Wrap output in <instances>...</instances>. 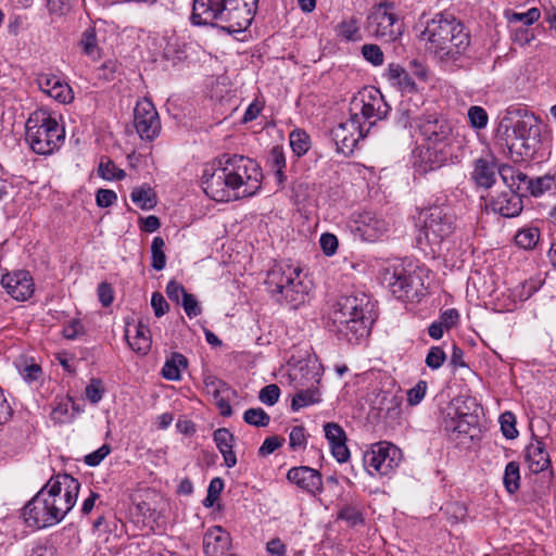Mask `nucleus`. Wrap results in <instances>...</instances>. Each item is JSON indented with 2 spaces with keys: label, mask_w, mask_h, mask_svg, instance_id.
I'll return each mask as SVG.
<instances>
[{
  "label": "nucleus",
  "mask_w": 556,
  "mask_h": 556,
  "mask_svg": "<svg viewBox=\"0 0 556 556\" xmlns=\"http://www.w3.org/2000/svg\"><path fill=\"white\" fill-rule=\"evenodd\" d=\"M280 396V389L277 384H268L264 387L258 394V399L262 403L273 406L275 405Z\"/></svg>",
  "instance_id": "09e8293b"
},
{
  "label": "nucleus",
  "mask_w": 556,
  "mask_h": 556,
  "mask_svg": "<svg viewBox=\"0 0 556 556\" xmlns=\"http://www.w3.org/2000/svg\"><path fill=\"white\" fill-rule=\"evenodd\" d=\"M255 9L248 0H193L191 21L195 25L218 26L233 34L245 30Z\"/></svg>",
  "instance_id": "7ed1b4c3"
},
{
  "label": "nucleus",
  "mask_w": 556,
  "mask_h": 556,
  "mask_svg": "<svg viewBox=\"0 0 556 556\" xmlns=\"http://www.w3.org/2000/svg\"><path fill=\"white\" fill-rule=\"evenodd\" d=\"M134 125L142 140L152 141L161 131L159 113L153 103L143 98L134 110Z\"/></svg>",
  "instance_id": "4468645a"
},
{
  "label": "nucleus",
  "mask_w": 556,
  "mask_h": 556,
  "mask_svg": "<svg viewBox=\"0 0 556 556\" xmlns=\"http://www.w3.org/2000/svg\"><path fill=\"white\" fill-rule=\"evenodd\" d=\"M339 518L346 520L352 526L361 523L363 521L362 514L352 506H346L341 509Z\"/></svg>",
  "instance_id": "0e129e2a"
},
{
  "label": "nucleus",
  "mask_w": 556,
  "mask_h": 556,
  "mask_svg": "<svg viewBox=\"0 0 556 556\" xmlns=\"http://www.w3.org/2000/svg\"><path fill=\"white\" fill-rule=\"evenodd\" d=\"M48 9L51 14L58 16L66 15L71 9V0H48Z\"/></svg>",
  "instance_id": "4d7b16f0"
},
{
  "label": "nucleus",
  "mask_w": 556,
  "mask_h": 556,
  "mask_svg": "<svg viewBox=\"0 0 556 556\" xmlns=\"http://www.w3.org/2000/svg\"><path fill=\"white\" fill-rule=\"evenodd\" d=\"M131 201L142 210H151L156 205V197L148 185L134 188L130 194Z\"/></svg>",
  "instance_id": "7c9ffc66"
},
{
  "label": "nucleus",
  "mask_w": 556,
  "mask_h": 556,
  "mask_svg": "<svg viewBox=\"0 0 556 556\" xmlns=\"http://www.w3.org/2000/svg\"><path fill=\"white\" fill-rule=\"evenodd\" d=\"M230 535L220 526L210 528L203 538V549L206 556H222L230 546Z\"/></svg>",
  "instance_id": "5701e85b"
},
{
  "label": "nucleus",
  "mask_w": 556,
  "mask_h": 556,
  "mask_svg": "<svg viewBox=\"0 0 556 556\" xmlns=\"http://www.w3.org/2000/svg\"><path fill=\"white\" fill-rule=\"evenodd\" d=\"M387 77L393 86H396L401 91L413 92L416 90L415 80L412 76L400 65L390 64Z\"/></svg>",
  "instance_id": "cd10ccee"
},
{
  "label": "nucleus",
  "mask_w": 556,
  "mask_h": 556,
  "mask_svg": "<svg viewBox=\"0 0 556 556\" xmlns=\"http://www.w3.org/2000/svg\"><path fill=\"white\" fill-rule=\"evenodd\" d=\"M416 126L425 140L415 161L417 170L431 172L458 159L460 143L446 119L433 114L427 115Z\"/></svg>",
  "instance_id": "f03ea898"
},
{
  "label": "nucleus",
  "mask_w": 556,
  "mask_h": 556,
  "mask_svg": "<svg viewBox=\"0 0 556 556\" xmlns=\"http://www.w3.org/2000/svg\"><path fill=\"white\" fill-rule=\"evenodd\" d=\"M422 226L419 229L417 244L420 249H430L435 253L442 242L448 238L455 228V218L444 208L434 206L420 213Z\"/></svg>",
  "instance_id": "0eeeda50"
},
{
  "label": "nucleus",
  "mask_w": 556,
  "mask_h": 556,
  "mask_svg": "<svg viewBox=\"0 0 556 556\" xmlns=\"http://www.w3.org/2000/svg\"><path fill=\"white\" fill-rule=\"evenodd\" d=\"M289 444L293 450L305 446L306 437L304 427L295 426L292 428L289 434Z\"/></svg>",
  "instance_id": "5fc2aeb1"
},
{
  "label": "nucleus",
  "mask_w": 556,
  "mask_h": 556,
  "mask_svg": "<svg viewBox=\"0 0 556 556\" xmlns=\"http://www.w3.org/2000/svg\"><path fill=\"white\" fill-rule=\"evenodd\" d=\"M265 283L277 302H285L291 308L304 304L309 291L302 279L301 268L283 262L275 264L268 270Z\"/></svg>",
  "instance_id": "423d86ee"
},
{
  "label": "nucleus",
  "mask_w": 556,
  "mask_h": 556,
  "mask_svg": "<svg viewBox=\"0 0 556 556\" xmlns=\"http://www.w3.org/2000/svg\"><path fill=\"white\" fill-rule=\"evenodd\" d=\"M358 33L357 21L355 18H351L349 21H343L339 25V35L348 40L356 39V35Z\"/></svg>",
  "instance_id": "864d4df0"
},
{
  "label": "nucleus",
  "mask_w": 556,
  "mask_h": 556,
  "mask_svg": "<svg viewBox=\"0 0 556 556\" xmlns=\"http://www.w3.org/2000/svg\"><path fill=\"white\" fill-rule=\"evenodd\" d=\"M165 242L161 237H154L151 244L152 263L151 266L155 270H162L166 265V256L164 253Z\"/></svg>",
  "instance_id": "4c0bfd02"
},
{
  "label": "nucleus",
  "mask_w": 556,
  "mask_h": 556,
  "mask_svg": "<svg viewBox=\"0 0 556 556\" xmlns=\"http://www.w3.org/2000/svg\"><path fill=\"white\" fill-rule=\"evenodd\" d=\"M513 40L520 46L530 45L534 38V30L527 26H511Z\"/></svg>",
  "instance_id": "79ce46f5"
},
{
  "label": "nucleus",
  "mask_w": 556,
  "mask_h": 556,
  "mask_svg": "<svg viewBox=\"0 0 556 556\" xmlns=\"http://www.w3.org/2000/svg\"><path fill=\"white\" fill-rule=\"evenodd\" d=\"M319 243L326 255L334 254L338 249V239L332 233H323Z\"/></svg>",
  "instance_id": "bf43d9fd"
},
{
  "label": "nucleus",
  "mask_w": 556,
  "mask_h": 556,
  "mask_svg": "<svg viewBox=\"0 0 556 556\" xmlns=\"http://www.w3.org/2000/svg\"><path fill=\"white\" fill-rule=\"evenodd\" d=\"M364 128L361 118H356L350 114V118L340 123L332 129V138L338 151L343 154H351L358 141L366 136L368 131Z\"/></svg>",
  "instance_id": "2eb2a0df"
},
{
  "label": "nucleus",
  "mask_w": 556,
  "mask_h": 556,
  "mask_svg": "<svg viewBox=\"0 0 556 556\" xmlns=\"http://www.w3.org/2000/svg\"><path fill=\"white\" fill-rule=\"evenodd\" d=\"M496 137L516 161L530 157L540 138L538 121L526 109L508 108L498 123Z\"/></svg>",
  "instance_id": "20e7f679"
},
{
  "label": "nucleus",
  "mask_w": 556,
  "mask_h": 556,
  "mask_svg": "<svg viewBox=\"0 0 556 556\" xmlns=\"http://www.w3.org/2000/svg\"><path fill=\"white\" fill-rule=\"evenodd\" d=\"M117 199L116 193L110 189H99L96 195L97 204L100 207L111 206Z\"/></svg>",
  "instance_id": "680f3d73"
},
{
  "label": "nucleus",
  "mask_w": 556,
  "mask_h": 556,
  "mask_svg": "<svg viewBox=\"0 0 556 556\" xmlns=\"http://www.w3.org/2000/svg\"><path fill=\"white\" fill-rule=\"evenodd\" d=\"M352 227L362 240L375 242L389 230V223L371 212H363L353 222Z\"/></svg>",
  "instance_id": "a211bd4d"
},
{
  "label": "nucleus",
  "mask_w": 556,
  "mask_h": 556,
  "mask_svg": "<svg viewBox=\"0 0 556 556\" xmlns=\"http://www.w3.org/2000/svg\"><path fill=\"white\" fill-rule=\"evenodd\" d=\"M540 238L538 228H525L517 232L515 237L516 244L522 249H533Z\"/></svg>",
  "instance_id": "c9c22d12"
},
{
  "label": "nucleus",
  "mask_w": 556,
  "mask_h": 556,
  "mask_svg": "<svg viewBox=\"0 0 556 556\" xmlns=\"http://www.w3.org/2000/svg\"><path fill=\"white\" fill-rule=\"evenodd\" d=\"M386 280L392 293L399 299L407 296L414 283V277L403 267H395L392 273L388 270Z\"/></svg>",
  "instance_id": "a878e982"
},
{
  "label": "nucleus",
  "mask_w": 556,
  "mask_h": 556,
  "mask_svg": "<svg viewBox=\"0 0 556 556\" xmlns=\"http://www.w3.org/2000/svg\"><path fill=\"white\" fill-rule=\"evenodd\" d=\"M444 41L446 43L439 45L432 51L439 55L440 59L450 60H455L463 54L470 43L469 34L465 30L463 25H456V30Z\"/></svg>",
  "instance_id": "aec40b11"
},
{
  "label": "nucleus",
  "mask_w": 556,
  "mask_h": 556,
  "mask_svg": "<svg viewBox=\"0 0 556 556\" xmlns=\"http://www.w3.org/2000/svg\"><path fill=\"white\" fill-rule=\"evenodd\" d=\"M287 478L290 482L311 493L319 492L323 488L321 475L309 467L291 468L287 473Z\"/></svg>",
  "instance_id": "4be33fe9"
},
{
  "label": "nucleus",
  "mask_w": 556,
  "mask_h": 556,
  "mask_svg": "<svg viewBox=\"0 0 556 556\" xmlns=\"http://www.w3.org/2000/svg\"><path fill=\"white\" fill-rule=\"evenodd\" d=\"M511 172L508 165H497L493 157H480L475 161L471 178L478 187L489 189L495 181L497 175L507 185V173Z\"/></svg>",
  "instance_id": "dca6fc26"
},
{
  "label": "nucleus",
  "mask_w": 556,
  "mask_h": 556,
  "mask_svg": "<svg viewBox=\"0 0 556 556\" xmlns=\"http://www.w3.org/2000/svg\"><path fill=\"white\" fill-rule=\"evenodd\" d=\"M48 96L61 103L71 102L74 98L71 87L67 84L62 83L60 79Z\"/></svg>",
  "instance_id": "a18cd8bd"
},
{
  "label": "nucleus",
  "mask_w": 556,
  "mask_h": 556,
  "mask_svg": "<svg viewBox=\"0 0 556 556\" xmlns=\"http://www.w3.org/2000/svg\"><path fill=\"white\" fill-rule=\"evenodd\" d=\"M179 304L182 305L184 311L190 318L201 314V307L195 296L191 293H184V298L181 299V302Z\"/></svg>",
  "instance_id": "3c124183"
},
{
  "label": "nucleus",
  "mask_w": 556,
  "mask_h": 556,
  "mask_svg": "<svg viewBox=\"0 0 556 556\" xmlns=\"http://www.w3.org/2000/svg\"><path fill=\"white\" fill-rule=\"evenodd\" d=\"M364 466L371 476H388L402 460L401 450L388 442H379L365 452Z\"/></svg>",
  "instance_id": "f8f14e48"
},
{
  "label": "nucleus",
  "mask_w": 556,
  "mask_h": 556,
  "mask_svg": "<svg viewBox=\"0 0 556 556\" xmlns=\"http://www.w3.org/2000/svg\"><path fill=\"white\" fill-rule=\"evenodd\" d=\"M214 441L217 448L224 457L225 465L228 468H232L237 464L236 454L232 451L233 447V434L226 428H219L214 431Z\"/></svg>",
  "instance_id": "bb28decb"
},
{
  "label": "nucleus",
  "mask_w": 556,
  "mask_h": 556,
  "mask_svg": "<svg viewBox=\"0 0 556 556\" xmlns=\"http://www.w3.org/2000/svg\"><path fill=\"white\" fill-rule=\"evenodd\" d=\"M458 318V312L454 308H448L442 312L439 321L448 330L457 324Z\"/></svg>",
  "instance_id": "774afa93"
},
{
  "label": "nucleus",
  "mask_w": 556,
  "mask_h": 556,
  "mask_svg": "<svg viewBox=\"0 0 556 556\" xmlns=\"http://www.w3.org/2000/svg\"><path fill=\"white\" fill-rule=\"evenodd\" d=\"M526 460L531 472L540 473L551 466V458L542 441L530 443L526 450Z\"/></svg>",
  "instance_id": "393cba45"
},
{
  "label": "nucleus",
  "mask_w": 556,
  "mask_h": 556,
  "mask_svg": "<svg viewBox=\"0 0 556 556\" xmlns=\"http://www.w3.org/2000/svg\"><path fill=\"white\" fill-rule=\"evenodd\" d=\"M151 305L156 317L163 316L168 311V304L160 292H154L152 294Z\"/></svg>",
  "instance_id": "e2e57ef3"
},
{
  "label": "nucleus",
  "mask_w": 556,
  "mask_h": 556,
  "mask_svg": "<svg viewBox=\"0 0 556 556\" xmlns=\"http://www.w3.org/2000/svg\"><path fill=\"white\" fill-rule=\"evenodd\" d=\"M427 382L420 380L415 387L409 389L407 392L408 404L412 406L418 405L424 400L427 392Z\"/></svg>",
  "instance_id": "8fccbe9b"
},
{
  "label": "nucleus",
  "mask_w": 556,
  "mask_h": 556,
  "mask_svg": "<svg viewBox=\"0 0 556 556\" xmlns=\"http://www.w3.org/2000/svg\"><path fill=\"white\" fill-rule=\"evenodd\" d=\"M262 178V169L254 160L233 154L224 155L218 167H206L201 180L203 191L212 200L229 202L254 195Z\"/></svg>",
  "instance_id": "f257e3e1"
},
{
  "label": "nucleus",
  "mask_w": 556,
  "mask_h": 556,
  "mask_svg": "<svg viewBox=\"0 0 556 556\" xmlns=\"http://www.w3.org/2000/svg\"><path fill=\"white\" fill-rule=\"evenodd\" d=\"M501 429L505 438L515 439L518 434L514 414L506 412L500 417Z\"/></svg>",
  "instance_id": "37998d69"
},
{
  "label": "nucleus",
  "mask_w": 556,
  "mask_h": 556,
  "mask_svg": "<svg viewBox=\"0 0 556 556\" xmlns=\"http://www.w3.org/2000/svg\"><path fill=\"white\" fill-rule=\"evenodd\" d=\"M445 352L440 346L430 348L426 356V365L431 369H439L445 362Z\"/></svg>",
  "instance_id": "49530a36"
},
{
  "label": "nucleus",
  "mask_w": 556,
  "mask_h": 556,
  "mask_svg": "<svg viewBox=\"0 0 556 556\" xmlns=\"http://www.w3.org/2000/svg\"><path fill=\"white\" fill-rule=\"evenodd\" d=\"M389 110L390 106L377 89H365L358 92L350 103V114L368 122L369 126L384 118ZM363 124L365 125V123Z\"/></svg>",
  "instance_id": "9b49d317"
},
{
  "label": "nucleus",
  "mask_w": 556,
  "mask_h": 556,
  "mask_svg": "<svg viewBox=\"0 0 556 556\" xmlns=\"http://www.w3.org/2000/svg\"><path fill=\"white\" fill-rule=\"evenodd\" d=\"M80 46L83 47L84 53L93 60L100 56L97 43V33L93 27H89L83 33Z\"/></svg>",
  "instance_id": "72a5a7b5"
},
{
  "label": "nucleus",
  "mask_w": 556,
  "mask_h": 556,
  "mask_svg": "<svg viewBox=\"0 0 556 556\" xmlns=\"http://www.w3.org/2000/svg\"><path fill=\"white\" fill-rule=\"evenodd\" d=\"M26 140L37 154H51L64 140V129L51 116H31L26 122Z\"/></svg>",
  "instance_id": "6e6552de"
},
{
  "label": "nucleus",
  "mask_w": 556,
  "mask_h": 556,
  "mask_svg": "<svg viewBox=\"0 0 556 556\" xmlns=\"http://www.w3.org/2000/svg\"><path fill=\"white\" fill-rule=\"evenodd\" d=\"M48 500L52 504L54 516L58 523L75 506L80 490V483L77 479L67 473H59L52 477L43 486Z\"/></svg>",
  "instance_id": "1a4fd4ad"
},
{
  "label": "nucleus",
  "mask_w": 556,
  "mask_h": 556,
  "mask_svg": "<svg viewBox=\"0 0 556 556\" xmlns=\"http://www.w3.org/2000/svg\"><path fill=\"white\" fill-rule=\"evenodd\" d=\"M98 173L102 178H104L106 180H111V179L121 180L126 176V173L123 169L117 168L116 165L111 160H105V161L102 160L100 162Z\"/></svg>",
  "instance_id": "a19ab883"
},
{
  "label": "nucleus",
  "mask_w": 556,
  "mask_h": 556,
  "mask_svg": "<svg viewBox=\"0 0 556 556\" xmlns=\"http://www.w3.org/2000/svg\"><path fill=\"white\" fill-rule=\"evenodd\" d=\"M187 366L188 361L186 356L176 352L172 353L162 368V376L167 380L177 381L181 377V370L186 369Z\"/></svg>",
  "instance_id": "c85d7f7f"
},
{
  "label": "nucleus",
  "mask_w": 556,
  "mask_h": 556,
  "mask_svg": "<svg viewBox=\"0 0 556 556\" xmlns=\"http://www.w3.org/2000/svg\"><path fill=\"white\" fill-rule=\"evenodd\" d=\"M103 393L104 388L102 386V381L97 378H92L85 390L86 397L92 404H97L98 402H100L103 396Z\"/></svg>",
  "instance_id": "de8ad7c7"
},
{
  "label": "nucleus",
  "mask_w": 556,
  "mask_h": 556,
  "mask_svg": "<svg viewBox=\"0 0 556 556\" xmlns=\"http://www.w3.org/2000/svg\"><path fill=\"white\" fill-rule=\"evenodd\" d=\"M52 504L41 488L23 508L22 515L27 526L41 529L56 525L58 519Z\"/></svg>",
  "instance_id": "ddd939ff"
},
{
  "label": "nucleus",
  "mask_w": 556,
  "mask_h": 556,
  "mask_svg": "<svg viewBox=\"0 0 556 556\" xmlns=\"http://www.w3.org/2000/svg\"><path fill=\"white\" fill-rule=\"evenodd\" d=\"M369 300L362 295H344L334 304L332 320L340 333L349 341L368 336L372 324Z\"/></svg>",
  "instance_id": "39448f33"
},
{
  "label": "nucleus",
  "mask_w": 556,
  "mask_h": 556,
  "mask_svg": "<svg viewBox=\"0 0 556 556\" xmlns=\"http://www.w3.org/2000/svg\"><path fill=\"white\" fill-rule=\"evenodd\" d=\"M394 4L382 1L370 9L366 20L367 33L383 42H393L403 34V24L393 12Z\"/></svg>",
  "instance_id": "9d476101"
},
{
  "label": "nucleus",
  "mask_w": 556,
  "mask_h": 556,
  "mask_svg": "<svg viewBox=\"0 0 556 556\" xmlns=\"http://www.w3.org/2000/svg\"><path fill=\"white\" fill-rule=\"evenodd\" d=\"M456 25H462L451 14H437L427 23L422 37L429 42V49L433 50L456 30Z\"/></svg>",
  "instance_id": "f3484780"
},
{
  "label": "nucleus",
  "mask_w": 556,
  "mask_h": 556,
  "mask_svg": "<svg viewBox=\"0 0 556 556\" xmlns=\"http://www.w3.org/2000/svg\"><path fill=\"white\" fill-rule=\"evenodd\" d=\"M520 471H519V465L516 462H509L504 471V478L503 483L506 489V491L509 494H514L518 491L520 484Z\"/></svg>",
  "instance_id": "2f4dec72"
},
{
  "label": "nucleus",
  "mask_w": 556,
  "mask_h": 556,
  "mask_svg": "<svg viewBox=\"0 0 556 556\" xmlns=\"http://www.w3.org/2000/svg\"><path fill=\"white\" fill-rule=\"evenodd\" d=\"M283 439H279L278 437H268L263 442L262 446L258 450V453L263 456L269 455L274 453L278 447L281 446Z\"/></svg>",
  "instance_id": "69168bd1"
},
{
  "label": "nucleus",
  "mask_w": 556,
  "mask_h": 556,
  "mask_svg": "<svg viewBox=\"0 0 556 556\" xmlns=\"http://www.w3.org/2000/svg\"><path fill=\"white\" fill-rule=\"evenodd\" d=\"M268 162L270 164L271 169L275 170L279 184L283 182L286 179L283 175V168L286 167V157L280 147H274L271 149Z\"/></svg>",
  "instance_id": "f704fd0d"
},
{
  "label": "nucleus",
  "mask_w": 556,
  "mask_h": 556,
  "mask_svg": "<svg viewBox=\"0 0 556 556\" xmlns=\"http://www.w3.org/2000/svg\"><path fill=\"white\" fill-rule=\"evenodd\" d=\"M70 401L60 402L51 412V418L55 422L64 424L70 420L68 415Z\"/></svg>",
  "instance_id": "052dcab7"
},
{
  "label": "nucleus",
  "mask_w": 556,
  "mask_h": 556,
  "mask_svg": "<svg viewBox=\"0 0 556 556\" xmlns=\"http://www.w3.org/2000/svg\"><path fill=\"white\" fill-rule=\"evenodd\" d=\"M134 334H131V326L128 325L125 330V337L129 348L139 355H146L151 349L152 339L149 327L141 321L132 325Z\"/></svg>",
  "instance_id": "b1692460"
},
{
  "label": "nucleus",
  "mask_w": 556,
  "mask_h": 556,
  "mask_svg": "<svg viewBox=\"0 0 556 556\" xmlns=\"http://www.w3.org/2000/svg\"><path fill=\"white\" fill-rule=\"evenodd\" d=\"M325 435L330 444L340 441H346L345 433L343 429L333 422H328L324 426Z\"/></svg>",
  "instance_id": "603ef678"
},
{
  "label": "nucleus",
  "mask_w": 556,
  "mask_h": 556,
  "mask_svg": "<svg viewBox=\"0 0 556 556\" xmlns=\"http://www.w3.org/2000/svg\"><path fill=\"white\" fill-rule=\"evenodd\" d=\"M505 17L510 26H527L530 27L533 23L541 17V10L539 8H530L527 11L517 12L507 10Z\"/></svg>",
  "instance_id": "c756f323"
},
{
  "label": "nucleus",
  "mask_w": 556,
  "mask_h": 556,
  "mask_svg": "<svg viewBox=\"0 0 556 556\" xmlns=\"http://www.w3.org/2000/svg\"><path fill=\"white\" fill-rule=\"evenodd\" d=\"M330 446L332 455L339 463H344L349 459L350 452L345 441L334 442L333 444H330Z\"/></svg>",
  "instance_id": "338daca9"
},
{
  "label": "nucleus",
  "mask_w": 556,
  "mask_h": 556,
  "mask_svg": "<svg viewBox=\"0 0 556 556\" xmlns=\"http://www.w3.org/2000/svg\"><path fill=\"white\" fill-rule=\"evenodd\" d=\"M468 121L472 128L481 130L484 129L489 122V115L486 111L479 105H472L468 110Z\"/></svg>",
  "instance_id": "58836bf2"
},
{
  "label": "nucleus",
  "mask_w": 556,
  "mask_h": 556,
  "mask_svg": "<svg viewBox=\"0 0 556 556\" xmlns=\"http://www.w3.org/2000/svg\"><path fill=\"white\" fill-rule=\"evenodd\" d=\"M362 54L372 65L378 66L383 63V52L379 46L368 43L362 48Z\"/></svg>",
  "instance_id": "c03bdc74"
},
{
  "label": "nucleus",
  "mask_w": 556,
  "mask_h": 556,
  "mask_svg": "<svg viewBox=\"0 0 556 556\" xmlns=\"http://www.w3.org/2000/svg\"><path fill=\"white\" fill-rule=\"evenodd\" d=\"M243 419L247 424L255 427H266L270 421L269 415L260 407L247 409Z\"/></svg>",
  "instance_id": "ea45409f"
},
{
  "label": "nucleus",
  "mask_w": 556,
  "mask_h": 556,
  "mask_svg": "<svg viewBox=\"0 0 556 556\" xmlns=\"http://www.w3.org/2000/svg\"><path fill=\"white\" fill-rule=\"evenodd\" d=\"M184 293H188V292L185 290L184 286L180 285L179 282H177L175 280H170L167 283L166 294L170 301L179 304L181 302V299L184 298Z\"/></svg>",
  "instance_id": "13d9d810"
},
{
  "label": "nucleus",
  "mask_w": 556,
  "mask_h": 556,
  "mask_svg": "<svg viewBox=\"0 0 556 556\" xmlns=\"http://www.w3.org/2000/svg\"><path fill=\"white\" fill-rule=\"evenodd\" d=\"M1 285L16 301H26L35 291L33 278L26 270H16L3 275Z\"/></svg>",
  "instance_id": "6ab92c4d"
},
{
  "label": "nucleus",
  "mask_w": 556,
  "mask_h": 556,
  "mask_svg": "<svg viewBox=\"0 0 556 556\" xmlns=\"http://www.w3.org/2000/svg\"><path fill=\"white\" fill-rule=\"evenodd\" d=\"M320 401L317 389H307L299 391L292 399L291 408L296 412L305 406L318 403Z\"/></svg>",
  "instance_id": "473e14b6"
},
{
  "label": "nucleus",
  "mask_w": 556,
  "mask_h": 556,
  "mask_svg": "<svg viewBox=\"0 0 556 556\" xmlns=\"http://www.w3.org/2000/svg\"><path fill=\"white\" fill-rule=\"evenodd\" d=\"M290 146L298 156L304 155L309 149L308 135L300 129L293 130L290 134Z\"/></svg>",
  "instance_id": "e433bc0d"
},
{
  "label": "nucleus",
  "mask_w": 556,
  "mask_h": 556,
  "mask_svg": "<svg viewBox=\"0 0 556 556\" xmlns=\"http://www.w3.org/2000/svg\"><path fill=\"white\" fill-rule=\"evenodd\" d=\"M488 206L494 212L504 217L518 216L522 211L521 197L507 188L496 197H492L488 203Z\"/></svg>",
  "instance_id": "412c9836"
},
{
  "label": "nucleus",
  "mask_w": 556,
  "mask_h": 556,
  "mask_svg": "<svg viewBox=\"0 0 556 556\" xmlns=\"http://www.w3.org/2000/svg\"><path fill=\"white\" fill-rule=\"evenodd\" d=\"M111 452V447L108 444H103L97 451L85 456V463L88 466H98Z\"/></svg>",
  "instance_id": "6e6d98bb"
}]
</instances>
